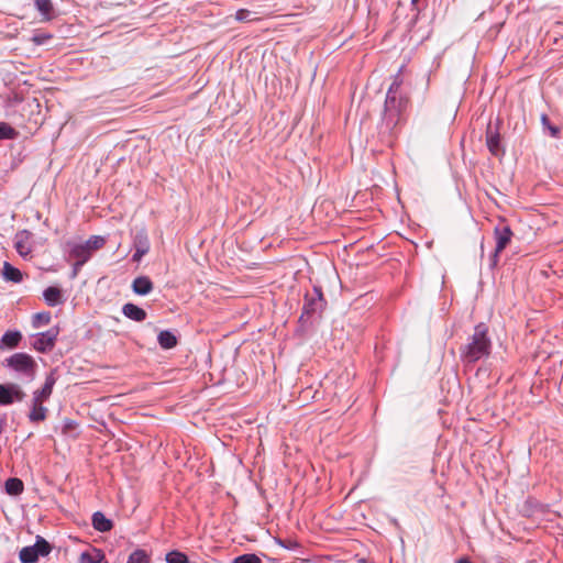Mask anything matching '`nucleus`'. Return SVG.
Masks as SVG:
<instances>
[{"instance_id": "1", "label": "nucleus", "mask_w": 563, "mask_h": 563, "mask_svg": "<svg viewBox=\"0 0 563 563\" xmlns=\"http://www.w3.org/2000/svg\"><path fill=\"white\" fill-rule=\"evenodd\" d=\"M401 66L398 73L394 76L393 82L390 84L385 99L384 112L382 118L380 129L384 133L391 134L397 125L400 123L402 113L406 110L409 99L401 92Z\"/></svg>"}, {"instance_id": "2", "label": "nucleus", "mask_w": 563, "mask_h": 563, "mask_svg": "<svg viewBox=\"0 0 563 563\" xmlns=\"http://www.w3.org/2000/svg\"><path fill=\"white\" fill-rule=\"evenodd\" d=\"M492 352V340L488 335V327L481 322L475 325L474 332L467 342L460 347V357L464 364H475L486 358Z\"/></svg>"}, {"instance_id": "3", "label": "nucleus", "mask_w": 563, "mask_h": 563, "mask_svg": "<svg viewBox=\"0 0 563 563\" xmlns=\"http://www.w3.org/2000/svg\"><path fill=\"white\" fill-rule=\"evenodd\" d=\"M3 365L21 382L30 383L35 378L37 363L27 353H14L4 360Z\"/></svg>"}, {"instance_id": "4", "label": "nucleus", "mask_w": 563, "mask_h": 563, "mask_svg": "<svg viewBox=\"0 0 563 563\" xmlns=\"http://www.w3.org/2000/svg\"><path fill=\"white\" fill-rule=\"evenodd\" d=\"M327 301L323 297L321 287L314 286L312 294L305 296L302 312L299 317L300 322H309L316 316H320L325 308Z\"/></svg>"}, {"instance_id": "5", "label": "nucleus", "mask_w": 563, "mask_h": 563, "mask_svg": "<svg viewBox=\"0 0 563 563\" xmlns=\"http://www.w3.org/2000/svg\"><path fill=\"white\" fill-rule=\"evenodd\" d=\"M51 544L42 537L37 536L33 545L24 547L19 554L22 563H36L40 556H46L51 553Z\"/></svg>"}, {"instance_id": "6", "label": "nucleus", "mask_w": 563, "mask_h": 563, "mask_svg": "<svg viewBox=\"0 0 563 563\" xmlns=\"http://www.w3.org/2000/svg\"><path fill=\"white\" fill-rule=\"evenodd\" d=\"M512 231L506 223H499L494 229V238L496 242L495 251L490 256V266L495 267L499 260V254L507 247L512 239Z\"/></svg>"}, {"instance_id": "7", "label": "nucleus", "mask_w": 563, "mask_h": 563, "mask_svg": "<svg viewBox=\"0 0 563 563\" xmlns=\"http://www.w3.org/2000/svg\"><path fill=\"white\" fill-rule=\"evenodd\" d=\"M25 398V393L18 384H0V406H10L14 402H21Z\"/></svg>"}, {"instance_id": "8", "label": "nucleus", "mask_w": 563, "mask_h": 563, "mask_svg": "<svg viewBox=\"0 0 563 563\" xmlns=\"http://www.w3.org/2000/svg\"><path fill=\"white\" fill-rule=\"evenodd\" d=\"M58 333L59 331L57 328H51L47 331L36 334L32 344L33 347L41 353L51 351L55 345Z\"/></svg>"}, {"instance_id": "9", "label": "nucleus", "mask_w": 563, "mask_h": 563, "mask_svg": "<svg viewBox=\"0 0 563 563\" xmlns=\"http://www.w3.org/2000/svg\"><path fill=\"white\" fill-rule=\"evenodd\" d=\"M150 240L145 228L139 229L133 235V261L139 262L150 251Z\"/></svg>"}, {"instance_id": "10", "label": "nucleus", "mask_w": 563, "mask_h": 563, "mask_svg": "<svg viewBox=\"0 0 563 563\" xmlns=\"http://www.w3.org/2000/svg\"><path fill=\"white\" fill-rule=\"evenodd\" d=\"M31 238L32 233L27 230L18 231L14 235V249L23 258H26L32 252Z\"/></svg>"}, {"instance_id": "11", "label": "nucleus", "mask_w": 563, "mask_h": 563, "mask_svg": "<svg viewBox=\"0 0 563 563\" xmlns=\"http://www.w3.org/2000/svg\"><path fill=\"white\" fill-rule=\"evenodd\" d=\"M486 145L492 155L498 156L504 154L498 128H494L492 123L488 124L486 130Z\"/></svg>"}, {"instance_id": "12", "label": "nucleus", "mask_w": 563, "mask_h": 563, "mask_svg": "<svg viewBox=\"0 0 563 563\" xmlns=\"http://www.w3.org/2000/svg\"><path fill=\"white\" fill-rule=\"evenodd\" d=\"M67 246L69 251V257L78 262V265H85L92 256L88 251V246H86L84 243L68 242Z\"/></svg>"}, {"instance_id": "13", "label": "nucleus", "mask_w": 563, "mask_h": 563, "mask_svg": "<svg viewBox=\"0 0 563 563\" xmlns=\"http://www.w3.org/2000/svg\"><path fill=\"white\" fill-rule=\"evenodd\" d=\"M56 384V372L52 371L48 375H46L45 383L41 389H36L33 391L32 398H35V401L42 400L46 401L51 397L53 393L54 385Z\"/></svg>"}, {"instance_id": "14", "label": "nucleus", "mask_w": 563, "mask_h": 563, "mask_svg": "<svg viewBox=\"0 0 563 563\" xmlns=\"http://www.w3.org/2000/svg\"><path fill=\"white\" fill-rule=\"evenodd\" d=\"M31 410L29 412V420L31 422H40V421H44L46 419V416H47V408L43 405L45 401H42V400H37L35 401V398H32V401H31Z\"/></svg>"}, {"instance_id": "15", "label": "nucleus", "mask_w": 563, "mask_h": 563, "mask_svg": "<svg viewBox=\"0 0 563 563\" xmlns=\"http://www.w3.org/2000/svg\"><path fill=\"white\" fill-rule=\"evenodd\" d=\"M122 313L124 314V317H126L133 321H136V322L144 321L147 316L146 311L144 309H142L139 306L131 303V302L123 305Z\"/></svg>"}, {"instance_id": "16", "label": "nucleus", "mask_w": 563, "mask_h": 563, "mask_svg": "<svg viewBox=\"0 0 563 563\" xmlns=\"http://www.w3.org/2000/svg\"><path fill=\"white\" fill-rule=\"evenodd\" d=\"M43 298L47 306L56 307L64 302L62 290L58 287L49 286L43 291Z\"/></svg>"}, {"instance_id": "17", "label": "nucleus", "mask_w": 563, "mask_h": 563, "mask_svg": "<svg viewBox=\"0 0 563 563\" xmlns=\"http://www.w3.org/2000/svg\"><path fill=\"white\" fill-rule=\"evenodd\" d=\"M132 289L136 295L145 296L153 290V283L147 276H139L133 280Z\"/></svg>"}, {"instance_id": "18", "label": "nucleus", "mask_w": 563, "mask_h": 563, "mask_svg": "<svg viewBox=\"0 0 563 563\" xmlns=\"http://www.w3.org/2000/svg\"><path fill=\"white\" fill-rule=\"evenodd\" d=\"M92 527L99 532H108L112 529L113 523L101 511H96L91 518Z\"/></svg>"}, {"instance_id": "19", "label": "nucleus", "mask_w": 563, "mask_h": 563, "mask_svg": "<svg viewBox=\"0 0 563 563\" xmlns=\"http://www.w3.org/2000/svg\"><path fill=\"white\" fill-rule=\"evenodd\" d=\"M79 563H106V555L101 550L92 548L80 554Z\"/></svg>"}, {"instance_id": "20", "label": "nucleus", "mask_w": 563, "mask_h": 563, "mask_svg": "<svg viewBox=\"0 0 563 563\" xmlns=\"http://www.w3.org/2000/svg\"><path fill=\"white\" fill-rule=\"evenodd\" d=\"M2 276L5 280L19 284L23 280L22 272L11 265L9 262L3 263Z\"/></svg>"}, {"instance_id": "21", "label": "nucleus", "mask_w": 563, "mask_h": 563, "mask_svg": "<svg viewBox=\"0 0 563 563\" xmlns=\"http://www.w3.org/2000/svg\"><path fill=\"white\" fill-rule=\"evenodd\" d=\"M22 334L19 331H7L0 339V349H14L19 345Z\"/></svg>"}, {"instance_id": "22", "label": "nucleus", "mask_w": 563, "mask_h": 563, "mask_svg": "<svg viewBox=\"0 0 563 563\" xmlns=\"http://www.w3.org/2000/svg\"><path fill=\"white\" fill-rule=\"evenodd\" d=\"M157 341L161 347L165 350L173 349L177 344L176 335L169 330H163L157 335Z\"/></svg>"}, {"instance_id": "23", "label": "nucleus", "mask_w": 563, "mask_h": 563, "mask_svg": "<svg viewBox=\"0 0 563 563\" xmlns=\"http://www.w3.org/2000/svg\"><path fill=\"white\" fill-rule=\"evenodd\" d=\"M4 488L7 494L18 496L22 494L24 485L20 478L11 477L5 481Z\"/></svg>"}, {"instance_id": "24", "label": "nucleus", "mask_w": 563, "mask_h": 563, "mask_svg": "<svg viewBox=\"0 0 563 563\" xmlns=\"http://www.w3.org/2000/svg\"><path fill=\"white\" fill-rule=\"evenodd\" d=\"M35 8L44 20L48 21L53 18V3L51 0H35Z\"/></svg>"}, {"instance_id": "25", "label": "nucleus", "mask_w": 563, "mask_h": 563, "mask_svg": "<svg viewBox=\"0 0 563 563\" xmlns=\"http://www.w3.org/2000/svg\"><path fill=\"white\" fill-rule=\"evenodd\" d=\"M19 132L7 122H0V142L4 140H15Z\"/></svg>"}, {"instance_id": "26", "label": "nucleus", "mask_w": 563, "mask_h": 563, "mask_svg": "<svg viewBox=\"0 0 563 563\" xmlns=\"http://www.w3.org/2000/svg\"><path fill=\"white\" fill-rule=\"evenodd\" d=\"M150 562H151L150 554L143 549H136L129 555L126 563H150Z\"/></svg>"}, {"instance_id": "27", "label": "nucleus", "mask_w": 563, "mask_h": 563, "mask_svg": "<svg viewBox=\"0 0 563 563\" xmlns=\"http://www.w3.org/2000/svg\"><path fill=\"white\" fill-rule=\"evenodd\" d=\"M84 244L88 246V251L92 255L93 251L101 249L106 244V240L100 235H92Z\"/></svg>"}, {"instance_id": "28", "label": "nucleus", "mask_w": 563, "mask_h": 563, "mask_svg": "<svg viewBox=\"0 0 563 563\" xmlns=\"http://www.w3.org/2000/svg\"><path fill=\"white\" fill-rule=\"evenodd\" d=\"M165 560L167 563H190L188 556L177 550L168 552Z\"/></svg>"}, {"instance_id": "29", "label": "nucleus", "mask_w": 563, "mask_h": 563, "mask_svg": "<svg viewBox=\"0 0 563 563\" xmlns=\"http://www.w3.org/2000/svg\"><path fill=\"white\" fill-rule=\"evenodd\" d=\"M52 316L51 312L44 311V312H37L33 316V327L40 328L42 325H46L51 322Z\"/></svg>"}, {"instance_id": "30", "label": "nucleus", "mask_w": 563, "mask_h": 563, "mask_svg": "<svg viewBox=\"0 0 563 563\" xmlns=\"http://www.w3.org/2000/svg\"><path fill=\"white\" fill-rule=\"evenodd\" d=\"M232 563H262V561L255 553H245L236 556Z\"/></svg>"}, {"instance_id": "31", "label": "nucleus", "mask_w": 563, "mask_h": 563, "mask_svg": "<svg viewBox=\"0 0 563 563\" xmlns=\"http://www.w3.org/2000/svg\"><path fill=\"white\" fill-rule=\"evenodd\" d=\"M541 123H542L544 129L549 130L551 136H553V137H558L559 136V133H560L559 128L554 126V125H552L550 123V120H549L547 114H542L541 115Z\"/></svg>"}, {"instance_id": "32", "label": "nucleus", "mask_w": 563, "mask_h": 563, "mask_svg": "<svg viewBox=\"0 0 563 563\" xmlns=\"http://www.w3.org/2000/svg\"><path fill=\"white\" fill-rule=\"evenodd\" d=\"M252 12L246 9H239L235 13V19L240 22H250L256 20L255 18H252Z\"/></svg>"}, {"instance_id": "33", "label": "nucleus", "mask_w": 563, "mask_h": 563, "mask_svg": "<svg viewBox=\"0 0 563 563\" xmlns=\"http://www.w3.org/2000/svg\"><path fill=\"white\" fill-rule=\"evenodd\" d=\"M278 543L283 548L288 549V550L297 549L299 547V544L296 541H290V540L289 541L279 540Z\"/></svg>"}, {"instance_id": "34", "label": "nucleus", "mask_w": 563, "mask_h": 563, "mask_svg": "<svg viewBox=\"0 0 563 563\" xmlns=\"http://www.w3.org/2000/svg\"><path fill=\"white\" fill-rule=\"evenodd\" d=\"M52 36L49 34H37L33 37V41L41 45V44H44L46 40L51 38Z\"/></svg>"}, {"instance_id": "35", "label": "nucleus", "mask_w": 563, "mask_h": 563, "mask_svg": "<svg viewBox=\"0 0 563 563\" xmlns=\"http://www.w3.org/2000/svg\"><path fill=\"white\" fill-rule=\"evenodd\" d=\"M82 266L84 265H78V262H76V261L74 262L73 271H71V278L77 277V275H78V273H79V271L81 269Z\"/></svg>"}, {"instance_id": "36", "label": "nucleus", "mask_w": 563, "mask_h": 563, "mask_svg": "<svg viewBox=\"0 0 563 563\" xmlns=\"http://www.w3.org/2000/svg\"><path fill=\"white\" fill-rule=\"evenodd\" d=\"M456 563H472V562L468 559L463 558V559H459L456 561Z\"/></svg>"}, {"instance_id": "37", "label": "nucleus", "mask_w": 563, "mask_h": 563, "mask_svg": "<svg viewBox=\"0 0 563 563\" xmlns=\"http://www.w3.org/2000/svg\"><path fill=\"white\" fill-rule=\"evenodd\" d=\"M358 563H368L365 559H360Z\"/></svg>"}, {"instance_id": "38", "label": "nucleus", "mask_w": 563, "mask_h": 563, "mask_svg": "<svg viewBox=\"0 0 563 563\" xmlns=\"http://www.w3.org/2000/svg\"><path fill=\"white\" fill-rule=\"evenodd\" d=\"M419 0H411V4H417Z\"/></svg>"}]
</instances>
